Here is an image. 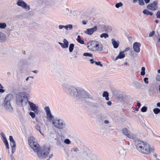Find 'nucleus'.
Listing matches in <instances>:
<instances>
[{"instance_id": "nucleus-1", "label": "nucleus", "mask_w": 160, "mask_h": 160, "mask_svg": "<svg viewBox=\"0 0 160 160\" xmlns=\"http://www.w3.org/2000/svg\"><path fill=\"white\" fill-rule=\"evenodd\" d=\"M134 144L138 150L144 154H149L153 151L154 149L151 148L149 144L142 141L137 140L135 141Z\"/></svg>"}, {"instance_id": "nucleus-2", "label": "nucleus", "mask_w": 160, "mask_h": 160, "mask_svg": "<svg viewBox=\"0 0 160 160\" xmlns=\"http://www.w3.org/2000/svg\"><path fill=\"white\" fill-rule=\"evenodd\" d=\"M62 87L63 90L66 93L72 97L77 98L78 91L75 87L67 83H63Z\"/></svg>"}, {"instance_id": "nucleus-3", "label": "nucleus", "mask_w": 160, "mask_h": 160, "mask_svg": "<svg viewBox=\"0 0 160 160\" xmlns=\"http://www.w3.org/2000/svg\"><path fill=\"white\" fill-rule=\"evenodd\" d=\"M87 47L90 50L94 52H101L103 50V45L100 42L96 41L90 42Z\"/></svg>"}, {"instance_id": "nucleus-4", "label": "nucleus", "mask_w": 160, "mask_h": 160, "mask_svg": "<svg viewBox=\"0 0 160 160\" xmlns=\"http://www.w3.org/2000/svg\"><path fill=\"white\" fill-rule=\"evenodd\" d=\"M13 98L12 94H9L6 96L4 102L2 104V106L5 110L8 112L12 113L13 112V109L11 105L10 101Z\"/></svg>"}, {"instance_id": "nucleus-5", "label": "nucleus", "mask_w": 160, "mask_h": 160, "mask_svg": "<svg viewBox=\"0 0 160 160\" xmlns=\"http://www.w3.org/2000/svg\"><path fill=\"white\" fill-rule=\"evenodd\" d=\"M16 98L17 102L22 105L23 104H26L27 102H28L29 95L25 92H22L17 94Z\"/></svg>"}, {"instance_id": "nucleus-6", "label": "nucleus", "mask_w": 160, "mask_h": 160, "mask_svg": "<svg viewBox=\"0 0 160 160\" xmlns=\"http://www.w3.org/2000/svg\"><path fill=\"white\" fill-rule=\"evenodd\" d=\"M50 152V147L45 146L42 147L37 151V155L38 158L41 159L46 158L49 155Z\"/></svg>"}, {"instance_id": "nucleus-7", "label": "nucleus", "mask_w": 160, "mask_h": 160, "mask_svg": "<svg viewBox=\"0 0 160 160\" xmlns=\"http://www.w3.org/2000/svg\"><path fill=\"white\" fill-rule=\"evenodd\" d=\"M52 123L55 128L58 129H63L65 127V123L62 119L57 118L54 119L52 120Z\"/></svg>"}, {"instance_id": "nucleus-8", "label": "nucleus", "mask_w": 160, "mask_h": 160, "mask_svg": "<svg viewBox=\"0 0 160 160\" xmlns=\"http://www.w3.org/2000/svg\"><path fill=\"white\" fill-rule=\"evenodd\" d=\"M77 98L81 99L82 100H85L87 99L94 100L93 97L89 93L84 90L78 91V95Z\"/></svg>"}, {"instance_id": "nucleus-9", "label": "nucleus", "mask_w": 160, "mask_h": 160, "mask_svg": "<svg viewBox=\"0 0 160 160\" xmlns=\"http://www.w3.org/2000/svg\"><path fill=\"white\" fill-rule=\"evenodd\" d=\"M16 4L19 7H21L26 11H29L30 8L29 5H28L23 0H18Z\"/></svg>"}, {"instance_id": "nucleus-10", "label": "nucleus", "mask_w": 160, "mask_h": 160, "mask_svg": "<svg viewBox=\"0 0 160 160\" xmlns=\"http://www.w3.org/2000/svg\"><path fill=\"white\" fill-rule=\"evenodd\" d=\"M28 102L31 110L33 111L36 114H38L39 112V111L38 109V107L35 104L30 101H28Z\"/></svg>"}, {"instance_id": "nucleus-11", "label": "nucleus", "mask_w": 160, "mask_h": 160, "mask_svg": "<svg viewBox=\"0 0 160 160\" xmlns=\"http://www.w3.org/2000/svg\"><path fill=\"white\" fill-rule=\"evenodd\" d=\"M158 2L157 1H154L152 3L148 5L147 8L152 11H155L157 10L158 8Z\"/></svg>"}, {"instance_id": "nucleus-12", "label": "nucleus", "mask_w": 160, "mask_h": 160, "mask_svg": "<svg viewBox=\"0 0 160 160\" xmlns=\"http://www.w3.org/2000/svg\"><path fill=\"white\" fill-rule=\"evenodd\" d=\"M122 133L130 138L133 139L135 136L134 135L130 132L126 128H124L122 129Z\"/></svg>"}, {"instance_id": "nucleus-13", "label": "nucleus", "mask_w": 160, "mask_h": 160, "mask_svg": "<svg viewBox=\"0 0 160 160\" xmlns=\"http://www.w3.org/2000/svg\"><path fill=\"white\" fill-rule=\"evenodd\" d=\"M9 140L10 141V145L12 148V153H14L16 150V143L12 136H9Z\"/></svg>"}, {"instance_id": "nucleus-14", "label": "nucleus", "mask_w": 160, "mask_h": 160, "mask_svg": "<svg viewBox=\"0 0 160 160\" xmlns=\"http://www.w3.org/2000/svg\"><path fill=\"white\" fill-rule=\"evenodd\" d=\"M141 44L138 42H135L133 44V48L134 51L136 53H139L140 51Z\"/></svg>"}, {"instance_id": "nucleus-15", "label": "nucleus", "mask_w": 160, "mask_h": 160, "mask_svg": "<svg viewBox=\"0 0 160 160\" xmlns=\"http://www.w3.org/2000/svg\"><path fill=\"white\" fill-rule=\"evenodd\" d=\"M97 27L95 26L93 28H88L84 31V33L88 35H92L97 30Z\"/></svg>"}, {"instance_id": "nucleus-16", "label": "nucleus", "mask_w": 160, "mask_h": 160, "mask_svg": "<svg viewBox=\"0 0 160 160\" xmlns=\"http://www.w3.org/2000/svg\"><path fill=\"white\" fill-rule=\"evenodd\" d=\"M84 159V160H97L94 155L90 153L85 156Z\"/></svg>"}, {"instance_id": "nucleus-17", "label": "nucleus", "mask_w": 160, "mask_h": 160, "mask_svg": "<svg viewBox=\"0 0 160 160\" xmlns=\"http://www.w3.org/2000/svg\"><path fill=\"white\" fill-rule=\"evenodd\" d=\"M58 28L59 29H62L63 28H64L66 30H72V29L73 26L72 24H68L67 25H60L58 26Z\"/></svg>"}, {"instance_id": "nucleus-18", "label": "nucleus", "mask_w": 160, "mask_h": 160, "mask_svg": "<svg viewBox=\"0 0 160 160\" xmlns=\"http://www.w3.org/2000/svg\"><path fill=\"white\" fill-rule=\"evenodd\" d=\"M28 142L29 146H32L33 144L37 143V141L34 137L31 136L28 138Z\"/></svg>"}, {"instance_id": "nucleus-19", "label": "nucleus", "mask_w": 160, "mask_h": 160, "mask_svg": "<svg viewBox=\"0 0 160 160\" xmlns=\"http://www.w3.org/2000/svg\"><path fill=\"white\" fill-rule=\"evenodd\" d=\"M32 146H30L31 148L35 152H37V151L38 150V149L40 148V147L39 144L36 143L35 144H33Z\"/></svg>"}, {"instance_id": "nucleus-20", "label": "nucleus", "mask_w": 160, "mask_h": 160, "mask_svg": "<svg viewBox=\"0 0 160 160\" xmlns=\"http://www.w3.org/2000/svg\"><path fill=\"white\" fill-rule=\"evenodd\" d=\"M6 40V37L5 34L0 31V42H3Z\"/></svg>"}, {"instance_id": "nucleus-21", "label": "nucleus", "mask_w": 160, "mask_h": 160, "mask_svg": "<svg viewBox=\"0 0 160 160\" xmlns=\"http://www.w3.org/2000/svg\"><path fill=\"white\" fill-rule=\"evenodd\" d=\"M112 43L115 48H117L119 46V42H116L114 39H112L111 40Z\"/></svg>"}, {"instance_id": "nucleus-22", "label": "nucleus", "mask_w": 160, "mask_h": 160, "mask_svg": "<svg viewBox=\"0 0 160 160\" xmlns=\"http://www.w3.org/2000/svg\"><path fill=\"white\" fill-rule=\"evenodd\" d=\"M125 57V55L124 51H122L119 53L118 55L115 58V60H117L118 59H122L124 58Z\"/></svg>"}, {"instance_id": "nucleus-23", "label": "nucleus", "mask_w": 160, "mask_h": 160, "mask_svg": "<svg viewBox=\"0 0 160 160\" xmlns=\"http://www.w3.org/2000/svg\"><path fill=\"white\" fill-rule=\"evenodd\" d=\"M109 94L107 91H104L103 93L102 97L105 98V99L108 101L109 100Z\"/></svg>"}, {"instance_id": "nucleus-24", "label": "nucleus", "mask_w": 160, "mask_h": 160, "mask_svg": "<svg viewBox=\"0 0 160 160\" xmlns=\"http://www.w3.org/2000/svg\"><path fill=\"white\" fill-rule=\"evenodd\" d=\"M47 119L49 121H51L52 120L53 116L52 115L51 112L46 114Z\"/></svg>"}, {"instance_id": "nucleus-25", "label": "nucleus", "mask_w": 160, "mask_h": 160, "mask_svg": "<svg viewBox=\"0 0 160 160\" xmlns=\"http://www.w3.org/2000/svg\"><path fill=\"white\" fill-rule=\"evenodd\" d=\"M143 13L144 14L147 15H150V16H152L153 15V13L146 9L143 10Z\"/></svg>"}, {"instance_id": "nucleus-26", "label": "nucleus", "mask_w": 160, "mask_h": 160, "mask_svg": "<svg viewBox=\"0 0 160 160\" xmlns=\"http://www.w3.org/2000/svg\"><path fill=\"white\" fill-rule=\"evenodd\" d=\"M55 0H45L46 4L52 5L54 3Z\"/></svg>"}, {"instance_id": "nucleus-27", "label": "nucleus", "mask_w": 160, "mask_h": 160, "mask_svg": "<svg viewBox=\"0 0 160 160\" xmlns=\"http://www.w3.org/2000/svg\"><path fill=\"white\" fill-rule=\"evenodd\" d=\"M63 42L64 45V48H68V41L66 39H64L63 40Z\"/></svg>"}, {"instance_id": "nucleus-28", "label": "nucleus", "mask_w": 160, "mask_h": 160, "mask_svg": "<svg viewBox=\"0 0 160 160\" xmlns=\"http://www.w3.org/2000/svg\"><path fill=\"white\" fill-rule=\"evenodd\" d=\"M36 129L40 133L42 134V135H43V134L42 132V127L41 126L40 127V126H39L38 125H37L35 127Z\"/></svg>"}, {"instance_id": "nucleus-29", "label": "nucleus", "mask_w": 160, "mask_h": 160, "mask_svg": "<svg viewBox=\"0 0 160 160\" xmlns=\"http://www.w3.org/2000/svg\"><path fill=\"white\" fill-rule=\"evenodd\" d=\"M77 40L79 43L81 44H84V41L83 40L81 39V38L80 35H78V36Z\"/></svg>"}, {"instance_id": "nucleus-30", "label": "nucleus", "mask_w": 160, "mask_h": 160, "mask_svg": "<svg viewBox=\"0 0 160 160\" xmlns=\"http://www.w3.org/2000/svg\"><path fill=\"white\" fill-rule=\"evenodd\" d=\"M7 27L6 24L5 23H0V28L2 29H5Z\"/></svg>"}, {"instance_id": "nucleus-31", "label": "nucleus", "mask_w": 160, "mask_h": 160, "mask_svg": "<svg viewBox=\"0 0 160 160\" xmlns=\"http://www.w3.org/2000/svg\"><path fill=\"white\" fill-rule=\"evenodd\" d=\"M71 151L72 153L75 152L78 153L79 151V150L77 148H74L71 149Z\"/></svg>"}, {"instance_id": "nucleus-32", "label": "nucleus", "mask_w": 160, "mask_h": 160, "mask_svg": "<svg viewBox=\"0 0 160 160\" xmlns=\"http://www.w3.org/2000/svg\"><path fill=\"white\" fill-rule=\"evenodd\" d=\"M74 47V44H73L71 43L70 44L69 48V50L70 52H71L72 51Z\"/></svg>"}, {"instance_id": "nucleus-33", "label": "nucleus", "mask_w": 160, "mask_h": 160, "mask_svg": "<svg viewBox=\"0 0 160 160\" xmlns=\"http://www.w3.org/2000/svg\"><path fill=\"white\" fill-rule=\"evenodd\" d=\"M109 35L108 34L106 33H103L102 34L100 35V37L101 38H106L108 37Z\"/></svg>"}, {"instance_id": "nucleus-34", "label": "nucleus", "mask_w": 160, "mask_h": 160, "mask_svg": "<svg viewBox=\"0 0 160 160\" xmlns=\"http://www.w3.org/2000/svg\"><path fill=\"white\" fill-rule=\"evenodd\" d=\"M153 111L155 114H158L160 112V109L158 108H155L153 109Z\"/></svg>"}, {"instance_id": "nucleus-35", "label": "nucleus", "mask_w": 160, "mask_h": 160, "mask_svg": "<svg viewBox=\"0 0 160 160\" xmlns=\"http://www.w3.org/2000/svg\"><path fill=\"white\" fill-rule=\"evenodd\" d=\"M83 55L84 56L89 57H92V54L88 52H85L83 53Z\"/></svg>"}, {"instance_id": "nucleus-36", "label": "nucleus", "mask_w": 160, "mask_h": 160, "mask_svg": "<svg viewBox=\"0 0 160 160\" xmlns=\"http://www.w3.org/2000/svg\"><path fill=\"white\" fill-rule=\"evenodd\" d=\"M3 142H4V144L6 145L7 148V149H8L9 148V146L8 142V141H7V139L5 140H3Z\"/></svg>"}, {"instance_id": "nucleus-37", "label": "nucleus", "mask_w": 160, "mask_h": 160, "mask_svg": "<svg viewBox=\"0 0 160 160\" xmlns=\"http://www.w3.org/2000/svg\"><path fill=\"white\" fill-rule=\"evenodd\" d=\"M44 109L46 112V114L51 113V111L49 107H46Z\"/></svg>"}, {"instance_id": "nucleus-38", "label": "nucleus", "mask_w": 160, "mask_h": 160, "mask_svg": "<svg viewBox=\"0 0 160 160\" xmlns=\"http://www.w3.org/2000/svg\"><path fill=\"white\" fill-rule=\"evenodd\" d=\"M145 67H142V68L141 70H142V71L141 72V74L142 76H143L145 74Z\"/></svg>"}, {"instance_id": "nucleus-39", "label": "nucleus", "mask_w": 160, "mask_h": 160, "mask_svg": "<svg viewBox=\"0 0 160 160\" xmlns=\"http://www.w3.org/2000/svg\"><path fill=\"white\" fill-rule=\"evenodd\" d=\"M122 6L123 4L120 2L117 3L115 5V7L117 8H118L120 7H122Z\"/></svg>"}, {"instance_id": "nucleus-40", "label": "nucleus", "mask_w": 160, "mask_h": 160, "mask_svg": "<svg viewBox=\"0 0 160 160\" xmlns=\"http://www.w3.org/2000/svg\"><path fill=\"white\" fill-rule=\"evenodd\" d=\"M119 153L122 155H124L125 154L126 152L124 149L123 148L120 150Z\"/></svg>"}, {"instance_id": "nucleus-41", "label": "nucleus", "mask_w": 160, "mask_h": 160, "mask_svg": "<svg viewBox=\"0 0 160 160\" xmlns=\"http://www.w3.org/2000/svg\"><path fill=\"white\" fill-rule=\"evenodd\" d=\"M36 113L34 112H29V115L32 118H34L35 117Z\"/></svg>"}, {"instance_id": "nucleus-42", "label": "nucleus", "mask_w": 160, "mask_h": 160, "mask_svg": "<svg viewBox=\"0 0 160 160\" xmlns=\"http://www.w3.org/2000/svg\"><path fill=\"white\" fill-rule=\"evenodd\" d=\"M157 46L160 49V37L158 38Z\"/></svg>"}, {"instance_id": "nucleus-43", "label": "nucleus", "mask_w": 160, "mask_h": 160, "mask_svg": "<svg viewBox=\"0 0 160 160\" xmlns=\"http://www.w3.org/2000/svg\"><path fill=\"white\" fill-rule=\"evenodd\" d=\"M64 13L66 14H68L71 13V11H70L68 8H67L64 10Z\"/></svg>"}, {"instance_id": "nucleus-44", "label": "nucleus", "mask_w": 160, "mask_h": 160, "mask_svg": "<svg viewBox=\"0 0 160 160\" xmlns=\"http://www.w3.org/2000/svg\"><path fill=\"white\" fill-rule=\"evenodd\" d=\"M147 108L146 107L144 106L142 108L141 111L142 112H145L147 111Z\"/></svg>"}, {"instance_id": "nucleus-45", "label": "nucleus", "mask_w": 160, "mask_h": 160, "mask_svg": "<svg viewBox=\"0 0 160 160\" xmlns=\"http://www.w3.org/2000/svg\"><path fill=\"white\" fill-rule=\"evenodd\" d=\"M138 2L139 5H140L142 6L144 5V3L143 1V0H139Z\"/></svg>"}, {"instance_id": "nucleus-46", "label": "nucleus", "mask_w": 160, "mask_h": 160, "mask_svg": "<svg viewBox=\"0 0 160 160\" xmlns=\"http://www.w3.org/2000/svg\"><path fill=\"white\" fill-rule=\"evenodd\" d=\"M64 142L67 144H70L71 141L68 139H66L64 140Z\"/></svg>"}, {"instance_id": "nucleus-47", "label": "nucleus", "mask_w": 160, "mask_h": 160, "mask_svg": "<svg viewBox=\"0 0 160 160\" xmlns=\"http://www.w3.org/2000/svg\"><path fill=\"white\" fill-rule=\"evenodd\" d=\"M155 32L154 31H152V32H150L149 34V36L150 37L153 36Z\"/></svg>"}, {"instance_id": "nucleus-48", "label": "nucleus", "mask_w": 160, "mask_h": 160, "mask_svg": "<svg viewBox=\"0 0 160 160\" xmlns=\"http://www.w3.org/2000/svg\"><path fill=\"white\" fill-rule=\"evenodd\" d=\"M156 17L157 18H160V11H159L157 12Z\"/></svg>"}, {"instance_id": "nucleus-49", "label": "nucleus", "mask_w": 160, "mask_h": 160, "mask_svg": "<svg viewBox=\"0 0 160 160\" xmlns=\"http://www.w3.org/2000/svg\"><path fill=\"white\" fill-rule=\"evenodd\" d=\"M148 78H144V81L145 83L148 84Z\"/></svg>"}, {"instance_id": "nucleus-50", "label": "nucleus", "mask_w": 160, "mask_h": 160, "mask_svg": "<svg viewBox=\"0 0 160 160\" xmlns=\"http://www.w3.org/2000/svg\"><path fill=\"white\" fill-rule=\"evenodd\" d=\"M108 27L107 26H104L103 27V29H104V31H103L105 32H108Z\"/></svg>"}, {"instance_id": "nucleus-51", "label": "nucleus", "mask_w": 160, "mask_h": 160, "mask_svg": "<svg viewBox=\"0 0 160 160\" xmlns=\"http://www.w3.org/2000/svg\"><path fill=\"white\" fill-rule=\"evenodd\" d=\"M156 79L157 81H160V75H157L156 77Z\"/></svg>"}, {"instance_id": "nucleus-52", "label": "nucleus", "mask_w": 160, "mask_h": 160, "mask_svg": "<svg viewBox=\"0 0 160 160\" xmlns=\"http://www.w3.org/2000/svg\"><path fill=\"white\" fill-rule=\"evenodd\" d=\"M1 135L2 136V137L3 138V140L6 139V138L5 136V135L3 133H1Z\"/></svg>"}, {"instance_id": "nucleus-53", "label": "nucleus", "mask_w": 160, "mask_h": 160, "mask_svg": "<svg viewBox=\"0 0 160 160\" xmlns=\"http://www.w3.org/2000/svg\"><path fill=\"white\" fill-rule=\"evenodd\" d=\"M97 65H98V66H99L101 67H103L102 64L101 63V62H97Z\"/></svg>"}, {"instance_id": "nucleus-54", "label": "nucleus", "mask_w": 160, "mask_h": 160, "mask_svg": "<svg viewBox=\"0 0 160 160\" xmlns=\"http://www.w3.org/2000/svg\"><path fill=\"white\" fill-rule=\"evenodd\" d=\"M130 49V48L129 47H127L125 48V49L123 51L124 52H125L129 51Z\"/></svg>"}, {"instance_id": "nucleus-55", "label": "nucleus", "mask_w": 160, "mask_h": 160, "mask_svg": "<svg viewBox=\"0 0 160 160\" xmlns=\"http://www.w3.org/2000/svg\"><path fill=\"white\" fill-rule=\"evenodd\" d=\"M58 43L61 46L62 48H64L63 43L59 42H58Z\"/></svg>"}, {"instance_id": "nucleus-56", "label": "nucleus", "mask_w": 160, "mask_h": 160, "mask_svg": "<svg viewBox=\"0 0 160 160\" xmlns=\"http://www.w3.org/2000/svg\"><path fill=\"white\" fill-rule=\"evenodd\" d=\"M104 123L105 124H108L109 123V121L108 120H105L104 121Z\"/></svg>"}, {"instance_id": "nucleus-57", "label": "nucleus", "mask_w": 160, "mask_h": 160, "mask_svg": "<svg viewBox=\"0 0 160 160\" xmlns=\"http://www.w3.org/2000/svg\"><path fill=\"white\" fill-rule=\"evenodd\" d=\"M107 104L108 106H110L112 104V102L110 101H108L107 102Z\"/></svg>"}, {"instance_id": "nucleus-58", "label": "nucleus", "mask_w": 160, "mask_h": 160, "mask_svg": "<svg viewBox=\"0 0 160 160\" xmlns=\"http://www.w3.org/2000/svg\"><path fill=\"white\" fill-rule=\"evenodd\" d=\"M90 63L91 64H93L94 63V61L93 59H90Z\"/></svg>"}, {"instance_id": "nucleus-59", "label": "nucleus", "mask_w": 160, "mask_h": 160, "mask_svg": "<svg viewBox=\"0 0 160 160\" xmlns=\"http://www.w3.org/2000/svg\"><path fill=\"white\" fill-rule=\"evenodd\" d=\"M5 91L4 89L2 88H0V92L3 93Z\"/></svg>"}, {"instance_id": "nucleus-60", "label": "nucleus", "mask_w": 160, "mask_h": 160, "mask_svg": "<svg viewBox=\"0 0 160 160\" xmlns=\"http://www.w3.org/2000/svg\"><path fill=\"white\" fill-rule=\"evenodd\" d=\"M82 23L83 24V25H85L87 23V22L86 21H85V20H83L82 21Z\"/></svg>"}, {"instance_id": "nucleus-61", "label": "nucleus", "mask_w": 160, "mask_h": 160, "mask_svg": "<svg viewBox=\"0 0 160 160\" xmlns=\"http://www.w3.org/2000/svg\"><path fill=\"white\" fill-rule=\"evenodd\" d=\"M146 3H148L150 2V0H144Z\"/></svg>"}, {"instance_id": "nucleus-62", "label": "nucleus", "mask_w": 160, "mask_h": 160, "mask_svg": "<svg viewBox=\"0 0 160 160\" xmlns=\"http://www.w3.org/2000/svg\"><path fill=\"white\" fill-rule=\"evenodd\" d=\"M32 72L34 73H37L38 72V71H37V70L32 71Z\"/></svg>"}, {"instance_id": "nucleus-63", "label": "nucleus", "mask_w": 160, "mask_h": 160, "mask_svg": "<svg viewBox=\"0 0 160 160\" xmlns=\"http://www.w3.org/2000/svg\"><path fill=\"white\" fill-rule=\"evenodd\" d=\"M138 1L139 0H133L132 2L133 3H135L138 2Z\"/></svg>"}, {"instance_id": "nucleus-64", "label": "nucleus", "mask_w": 160, "mask_h": 160, "mask_svg": "<svg viewBox=\"0 0 160 160\" xmlns=\"http://www.w3.org/2000/svg\"><path fill=\"white\" fill-rule=\"evenodd\" d=\"M157 105L158 107H160V102H158L157 104Z\"/></svg>"}]
</instances>
